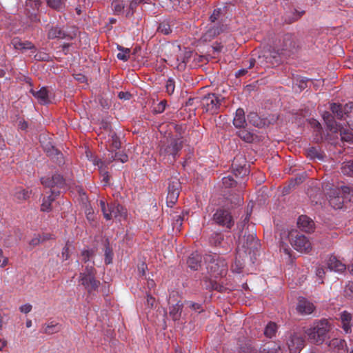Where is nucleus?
Wrapping results in <instances>:
<instances>
[{
    "label": "nucleus",
    "instance_id": "22",
    "mask_svg": "<svg viewBox=\"0 0 353 353\" xmlns=\"http://www.w3.org/2000/svg\"><path fill=\"white\" fill-rule=\"evenodd\" d=\"M315 307L314 304L305 298H301L299 300L296 310L302 314H310L314 310Z\"/></svg>",
    "mask_w": 353,
    "mask_h": 353
},
{
    "label": "nucleus",
    "instance_id": "33",
    "mask_svg": "<svg viewBox=\"0 0 353 353\" xmlns=\"http://www.w3.org/2000/svg\"><path fill=\"white\" fill-rule=\"evenodd\" d=\"M323 118L326 123L327 128L331 132H337L339 124L334 120L332 116L329 112H325L323 115Z\"/></svg>",
    "mask_w": 353,
    "mask_h": 353
},
{
    "label": "nucleus",
    "instance_id": "38",
    "mask_svg": "<svg viewBox=\"0 0 353 353\" xmlns=\"http://www.w3.org/2000/svg\"><path fill=\"white\" fill-rule=\"evenodd\" d=\"M31 194V191L23 189L21 188H17L15 190L14 196L19 201L27 200Z\"/></svg>",
    "mask_w": 353,
    "mask_h": 353
},
{
    "label": "nucleus",
    "instance_id": "17",
    "mask_svg": "<svg viewBox=\"0 0 353 353\" xmlns=\"http://www.w3.org/2000/svg\"><path fill=\"white\" fill-rule=\"evenodd\" d=\"M126 215L125 209L120 204L111 203L110 210L109 214L105 213V219L106 220H111L112 218L119 219L125 217Z\"/></svg>",
    "mask_w": 353,
    "mask_h": 353
},
{
    "label": "nucleus",
    "instance_id": "24",
    "mask_svg": "<svg viewBox=\"0 0 353 353\" xmlns=\"http://www.w3.org/2000/svg\"><path fill=\"white\" fill-rule=\"evenodd\" d=\"M201 255L198 252H192L187 260L188 266L193 270H197L201 266Z\"/></svg>",
    "mask_w": 353,
    "mask_h": 353
},
{
    "label": "nucleus",
    "instance_id": "23",
    "mask_svg": "<svg viewBox=\"0 0 353 353\" xmlns=\"http://www.w3.org/2000/svg\"><path fill=\"white\" fill-rule=\"evenodd\" d=\"M334 194L339 195L344 202H350L353 200V188L349 186H341L334 190Z\"/></svg>",
    "mask_w": 353,
    "mask_h": 353
},
{
    "label": "nucleus",
    "instance_id": "45",
    "mask_svg": "<svg viewBox=\"0 0 353 353\" xmlns=\"http://www.w3.org/2000/svg\"><path fill=\"white\" fill-rule=\"evenodd\" d=\"M343 107V116L344 115H347V117H349V114L351 113L352 111H353V103L352 102H350L348 103H346L345 105H342ZM349 127L353 130V121L350 119L347 121Z\"/></svg>",
    "mask_w": 353,
    "mask_h": 353
},
{
    "label": "nucleus",
    "instance_id": "41",
    "mask_svg": "<svg viewBox=\"0 0 353 353\" xmlns=\"http://www.w3.org/2000/svg\"><path fill=\"white\" fill-rule=\"evenodd\" d=\"M277 328L278 327L275 323L270 322L265 327V336L268 338H272L275 335Z\"/></svg>",
    "mask_w": 353,
    "mask_h": 353
},
{
    "label": "nucleus",
    "instance_id": "58",
    "mask_svg": "<svg viewBox=\"0 0 353 353\" xmlns=\"http://www.w3.org/2000/svg\"><path fill=\"white\" fill-rule=\"evenodd\" d=\"M223 185L225 188H230L236 184V181L232 176H227L222 179Z\"/></svg>",
    "mask_w": 353,
    "mask_h": 353
},
{
    "label": "nucleus",
    "instance_id": "57",
    "mask_svg": "<svg viewBox=\"0 0 353 353\" xmlns=\"http://www.w3.org/2000/svg\"><path fill=\"white\" fill-rule=\"evenodd\" d=\"M221 15V9L217 8L214 10L212 14L210 16V21L212 23V24H216L215 22L218 21Z\"/></svg>",
    "mask_w": 353,
    "mask_h": 353
},
{
    "label": "nucleus",
    "instance_id": "16",
    "mask_svg": "<svg viewBox=\"0 0 353 353\" xmlns=\"http://www.w3.org/2000/svg\"><path fill=\"white\" fill-rule=\"evenodd\" d=\"M276 119L277 118L275 119L274 117L271 119H262L255 112H250L248 115V122L257 128H263L265 125L274 123Z\"/></svg>",
    "mask_w": 353,
    "mask_h": 353
},
{
    "label": "nucleus",
    "instance_id": "15",
    "mask_svg": "<svg viewBox=\"0 0 353 353\" xmlns=\"http://www.w3.org/2000/svg\"><path fill=\"white\" fill-rule=\"evenodd\" d=\"M223 31V25L220 24L219 23L217 24H208L200 39L203 42H210Z\"/></svg>",
    "mask_w": 353,
    "mask_h": 353
},
{
    "label": "nucleus",
    "instance_id": "39",
    "mask_svg": "<svg viewBox=\"0 0 353 353\" xmlns=\"http://www.w3.org/2000/svg\"><path fill=\"white\" fill-rule=\"evenodd\" d=\"M108 142L112 149L117 150L121 147V141L119 137L114 131H110L109 134Z\"/></svg>",
    "mask_w": 353,
    "mask_h": 353
},
{
    "label": "nucleus",
    "instance_id": "12",
    "mask_svg": "<svg viewBox=\"0 0 353 353\" xmlns=\"http://www.w3.org/2000/svg\"><path fill=\"white\" fill-rule=\"evenodd\" d=\"M233 173L236 177H244L248 175L249 170L246 167L245 159L242 155L234 158L232 163Z\"/></svg>",
    "mask_w": 353,
    "mask_h": 353
},
{
    "label": "nucleus",
    "instance_id": "48",
    "mask_svg": "<svg viewBox=\"0 0 353 353\" xmlns=\"http://www.w3.org/2000/svg\"><path fill=\"white\" fill-rule=\"evenodd\" d=\"M110 161H119L121 163H125L128 161V157L126 154L123 152H115L114 154H112L111 157L110 158Z\"/></svg>",
    "mask_w": 353,
    "mask_h": 353
},
{
    "label": "nucleus",
    "instance_id": "34",
    "mask_svg": "<svg viewBox=\"0 0 353 353\" xmlns=\"http://www.w3.org/2000/svg\"><path fill=\"white\" fill-rule=\"evenodd\" d=\"M67 0H47V5L53 10L63 12L66 7Z\"/></svg>",
    "mask_w": 353,
    "mask_h": 353
},
{
    "label": "nucleus",
    "instance_id": "5",
    "mask_svg": "<svg viewBox=\"0 0 353 353\" xmlns=\"http://www.w3.org/2000/svg\"><path fill=\"white\" fill-rule=\"evenodd\" d=\"M183 141L181 138L167 137L164 141H161L159 150L160 155L165 157L171 156L172 159L170 160V162L174 161L178 152L183 147Z\"/></svg>",
    "mask_w": 353,
    "mask_h": 353
},
{
    "label": "nucleus",
    "instance_id": "6",
    "mask_svg": "<svg viewBox=\"0 0 353 353\" xmlns=\"http://www.w3.org/2000/svg\"><path fill=\"white\" fill-rule=\"evenodd\" d=\"M290 241L295 250L301 252L307 253L312 250L310 241L303 234L292 231L289 234Z\"/></svg>",
    "mask_w": 353,
    "mask_h": 353
},
{
    "label": "nucleus",
    "instance_id": "30",
    "mask_svg": "<svg viewBox=\"0 0 353 353\" xmlns=\"http://www.w3.org/2000/svg\"><path fill=\"white\" fill-rule=\"evenodd\" d=\"M328 346L331 349L336 350L338 353H346V343L345 340L334 338L329 341Z\"/></svg>",
    "mask_w": 353,
    "mask_h": 353
},
{
    "label": "nucleus",
    "instance_id": "54",
    "mask_svg": "<svg viewBox=\"0 0 353 353\" xmlns=\"http://www.w3.org/2000/svg\"><path fill=\"white\" fill-rule=\"evenodd\" d=\"M112 7L114 14H120L123 12L124 4L120 1H114L112 3Z\"/></svg>",
    "mask_w": 353,
    "mask_h": 353
},
{
    "label": "nucleus",
    "instance_id": "42",
    "mask_svg": "<svg viewBox=\"0 0 353 353\" xmlns=\"http://www.w3.org/2000/svg\"><path fill=\"white\" fill-rule=\"evenodd\" d=\"M143 1V0H132L126 10L125 17L127 18L132 17L137 6H139Z\"/></svg>",
    "mask_w": 353,
    "mask_h": 353
},
{
    "label": "nucleus",
    "instance_id": "43",
    "mask_svg": "<svg viewBox=\"0 0 353 353\" xmlns=\"http://www.w3.org/2000/svg\"><path fill=\"white\" fill-rule=\"evenodd\" d=\"M45 150L47 151L49 156H57V162L59 165L64 163L63 154L55 149L53 146H51V149L46 148Z\"/></svg>",
    "mask_w": 353,
    "mask_h": 353
},
{
    "label": "nucleus",
    "instance_id": "27",
    "mask_svg": "<svg viewBox=\"0 0 353 353\" xmlns=\"http://www.w3.org/2000/svg\"><path fill=\"white\" fill-rule=\"evenodd\" d=\"M11 43L16 50H36L34 45L28 41H22L19 38H14Z\"/></svg>",
    "mask_w": 353,
    "mask_h": 353
},
{
    "label": "nucleus",
    "instance_id": "25",
    "mask_svg": "<svg viewBox=\"0 0 353 353\" xmlns=\"http://www.w3.org/2000/svg\"><path fill=\"white\" fill-rule=\"evenodd\" d=\"M335 134L336 139L340 137L342 141H345L348 143L353 142V134L349 130L345 129L341 125H339V129H337V132H332Z\"/></svg>",
    "mask_w": 353,
    "mask_h": 353
},
{
    "label": "nucleus",
    "instance_id": "59",
    "mask_svg": "<svg viewBox=\"0 0 353 353\" xmlns=\"http://www.w3.org/2000/svg\"><path fill=\"white\" fill-rule=\"evenodd\" d=\"M185 304L187 305L188 307H189L194 311L201 312L203 310L200 303H194L190 301H187L185 302Z\"/></svg>",
    "mask_w": 353,
    "mask_h": 353
},
{
    "label": "nucleus",
    "instance_id": "51",
    "mask_svg": "<svg viewBox=\"0 0 353 353\" xmlns=\"http://www.w3.org/2000/svg\"><path fill=\"white\" fill-rule=\"evenodd\" d=\"M60 330V325L58 323L48 324L43 329V332L47 334H52L58 332Z\"/></svg>",
    "mask_w": 353,
    "mask_h": 353
},
{
    "label": "nucleus",
    "instance_id": "26",
    "mask_svg": "<svg viewBox=\"0 0 353 353\" xmlns=\"http://www.w3.org/2000/svg\"><path fill=\"white\" fill-rule=\"evenodd\" d=\"M261 353H282L281 346L274 341H269L263 344L259 349Z\"/></svg>",
    "mask_w": 353,
    "mask_h": 353
},
{
    "label": "nucleus",
    "instance_id": "7",
    "mask_svg": "<svg viewBox=\"0 0 353 353\" xmlns=\"http://www.w3.org/2000/svg\"><path fill=\"white\" fill-rule=\"evenodd\" d=\"M41 183L46 188H57L59 189H65L66 187L70 188L72 183L70 181L64 179L61 174L57 173L54 174L50 177H41Z\"/></svg>",
    "mask_w": 353,
    "mask_h": 353
},
{
    "label": "nucleus",
    "instance_id": "52",
    "mask_svg": "<svg viewBox=\"0 0 353 353\" xmlns=\"http://www.w3.org/2000/svg\"><path fill=\"white\" fill-rule=\"evenodd\" d=\"M94 255V252L92 250H84L81 252L82 261L90 265L89 262L93 259Z\"/></svg>",
    "mask_w": 353,
    "mask_h": 353
},
{
    "label": "nucleus",
    "instance_id": "60",
    "mask_svg": "<svg viewBox=\"0 0 353 353\" xmlns=\"http://www.w3.org/2000/svg\"><path fill=\"white\" fill-rule=\"evenodd\" d=\"M344 295L349 298L353 299V282H349L344 288Z\"/></svg>",
    "mask_w": 353,
    "mask_h": 353
},
{
    "label": "nucleus",
    "instance_id": "64",
    "mask_svg": "<svg viewBox=\"0 0 353 353\" xmlns=\"http://www.w3.org/2000/svg\"><path fill=\"white\" fill-rule=\"evenodd\" d=\"M325 269L323 267L316 268V275L319 279V283H323V278L325 276Z\"/></svg>",
    "mask_w": 353,
    "mask_h": 353
},
{
    "label": "nucleus",
    "instance_id": "4",
    "mask_svg": "<svg viewBox=\"0 0 353 353\" xmlns=\"http://www.w3.org/2000/svg\"><path fill=\"white\" fill-rule=\"evenodd\" d=\"M96 270L94 268V262L92 265L88 264L83 272L79 274V281L81 284L88 291V294H92L99 286L100 282L95 278Z\"/></svg>",
    "mask_w": 353,
    "mask_h": 353
},
{
    "label": "nucleus",
    "instance_id": "47",
    "mask_svg": "<svg viewBox=\"0 0 353 353\" xmlns=\"http://www.w3.org/2000/svg\"><path fill=\"white\" fill-rule=\"evenodd\" d=\"M73 249H74V247H73L72 243L70 241H68L65 243V245L64 246V248H63L62 252H61L62 257H63V260H68L70 258V254L72 252Z\"/></svg>",
    "mask_w": 353,
    "mask_h": 353
},
{
    "label": "nucleus",
    "instance_id": "62",
    "mask_svg": "<svg viewBox=\"0 0 353 353\" xmlns=\"http://www.w3.org/2000/svg\"><path fill=\"white\" fill-rule=\"evenodd\" d=\"M41 4L40 0H28L26 2L27 6L30 7L33 10H39Z\"/></svg>",
    "mask_w": 353,
    "mask_h": 353
},
{
    "label": "nucleus",
    "instance_id": "32",
    "mask_svg": "<svg viewBox=\"0 0 353 353\" xmlns=\"http://www.w3.org/2000/svg\"><path fill=\"white\" fill-rule=\"evenodd\" d=\"M183 305V303L178 302L170 307L169 314L173 321H176L180 319L182 314Z\"/></svg>",
    "mask_w": 353,
    "mask_h": 353
},
{
    "label": "nucleus",
    "instance_id": "21",
    "mask_svg": "<svg viewBox=\"0 0 353 353\" xmlns=\"http://www.w3.org/2000/svg\"><path fill=\"white\" fill-rule=\"evenodd\" d=\"M297 225L299 229L305 232H311L314 228V221L305 215H301L299 217Z\"/></svg>",
    "mask_w": 353,
    "mask_h": 353
},
{
    "label": "nucleus",
    "instance_id": "29",
    "mask_svg": "<svg viewBox=\"0 0 353 353\" xmlns=\"http://www.w3.org/2000/svg\"><path fill=\"white\" fill-rule=\"evenodd\" d=\"M340 319L342 324V328L345 332L350 333L352 332V314L347 311H343L340 315Z\"/></svg>",
    "mask_w": 353,
    "mask_h": 353
},
{
    "label": "nucleus",
    "instance_id": "28",
    "mask_svg": "<svg viewBox=\"0 0 353 353\" xmlns=\"http://www.w3.org/2000/svg\"><path fill=\"white\" fill-rule=\"evenodd\" d=\"M233 125L236 128H241L245 127L246 120L243 109L238 108L236 110L235 116L233 119Z\"/></svg>",
    "mask_w": 353,
    "mask_h": 353
},
{
    "label": "nucleus",
    "instance_id": "46",
    "mask_svg": "<svg viewBox=\"0 0 353 353\" xmlns=\"http://www.w3.org/2000/svg\"><path fill=\"white\" fill-rule=\"evenodd\" d=\"M307 156L310 159H317L319 160H323L324 155L320 152V150L315 147L310 148L307 150Z\"/></svg>",
    "mask_w": 353,
    "mask_h": 353
},
{
    "label": "nucleus",
    "instance_id": "14",
    "mask_svg": "<svg viewBox=\"0 0 353 353\" xmlns=\"http://www.w3.org/2000/svg\"><path fill=\"white\" fill-rule=\"evenodd\" d=\"M181 183L179 180L174 179L170 181L168 188L167 205L172 207L178 200Z\"/></svg>",
    "mask_w": 353,
    "mask_h": 353
},
{
    "label": "nucleus",
    "instance_id": "56",
    "mask_svg": "<svg viewBox=\"0 0 353 353\" xmlns=\"http://www.w3.org/2000/svg\"><path fill=\"white\" fill-rule=\"evenodd\" d=\"M34 59L39 61H48L50 59V57L48 53L40 51L34 55Z\"/></svg>",
    "mask_w": 353,
    "mask_h": 353
},
{
    "label": "nucleus",
    "instance_id": "1",
    "mask_svg": "<svg viewBox=\"0 0 353 353\" xmlns=\"http://www.w3.org/2000/svg\"><path fill=\"white\" fill-rule=\"evenodd\" d=\"M250 216L247 214L242 223L238 224V228L242 227V230L240 232L239 237V244L236 250L246 253L248 255L254 254L255 250L259 247V243L256 238V234L248 228L245 231L243 227L249 221Z\"/></svg>",
    "mask_w": 353,
    "mask_h": 353
},
{
    "label": "nucleus",
    "instance_id": "9",
    "mask_svg": "<svg viewBox=\"0 0 353 353\" xmlns=\"http://www.w3.org/2000/svg\"><path fill=\"white\" fill-rule=\"evenodd\" d=\"M213 220L216 224L228 229H230L234 223L231 212L223 208L216 210L213 215Z\"/></svg>",
    "mask_w": 353,
    "mask_h": 353
},
{
    "label": "nucleus",
    "instance_id": "36",
    "mask_svg": "<svg viewBox=\"0 0 353 353\" xmlns=\"http://www.w3.org/2000/svg\"><path fill=\"white\" fill-rule=\"evenodd\" d=\"M48 37L50 39H65L66 38V33L60 28L52 27L48 32Z\"/></svg>",
    "mask_w": 353,
    "mask_h": 353
},
{
    "label": "nucleus",
    "instance_id": "37",
    "mask_svg": "<svg viewBox=\"0 0 353 353\" xmlns=\"http://www.w3.org/2000/svg\"><path fill=\"white\" fill-rule=\"evenodd\" d=\"M237 135L247 143H252L254 141V134L245 129V127L239 128V130L237 132Z\"/></svg>",
    "mask_w": 353,
    "mask_h": 353
},
{
    "label": "nucleus",
    "instance_id": "19",
    "mask_svg": "<svg viewBox=\"0 0 353 353\" xmlns=\"http://www.w3.org/2000/svg\"><path fill=\"white\" fill-rule=\"evenodd\" d=\"M248 256L246 253L236 250L234 262L231 266L232 272L240 273L245 265V260Z\"/></svg>",
    "mask_w": 353,
    "mask_h": 353
},
{
    "label": "nucleus",
    "instance_id": "50",
    "mask_svg": "<svg viewBox=\"0 0 353 353\" xmlns=\"http://www.w3.org/2000/svg\"><path fill=\"white\" fill-rule=\"evenodd\" d=\"M118 49L121 52L117 54V58L119 60H121V61H128V59H129V57H130V55H129L130 52V49L129 48H124L121 47V46H119Z\"/></svg>",
    "mask_w": 353,
    "mask_h": 353
},
{
    "label": "nucleus",
    "instance_id": "40",
    "mask_svg": "<svg viewBox=\"0 0 353 353\" xmlns=\"http://www.w3.org/2000/svg\"><path fill=\"white\" fill-rule=\"evenodd\" d=\"M341 170L343 174L353 176V161H348L343 162L341 165Z\"/></svg>",
    "mask_w": 353,
    "mask_h": 353
},
{
    "label": "nucleus",
    "instance_id": "53",
    "mask_svg": "<svg viewBox=\"0 0 353 353\" xmlns=\"http://www.w3.org/2000/svg\"><path fill=\"white\" fill-rule=\"evenodd\" d=\"M210 243L214 245H221L223 241V235L221 233L214 232L210 237Z\"/></svg>",
    "mask_w": 353,
    "mask_h": 353
},
{
    "label": "nucleus",
    "instance_id": "2",
    "mask_svg": "<svg viewBox=\"0 0 353 353\" xmlns=\"http://www.w3.org/2000/svg\"><path fill=\"white\" fill-rule=\"evenodd\" d=\"M332 329L331 320L321 319L315 321L312 325L305 331V333L312 343L319 345L325 341Z\"/></svg>",
    "mask_w": 353,
    "mask_h": 353
},
{
    "label": "nucleus",
    "instance_id": "18",
    "mask_svg": "<svg viewBox=\"0 0 353 353\" xmlns=\"http://www.w3.org/2000/svg\"><path fill=\"white\" fill-rule=\"evenodd\" d=\"M30 92L37 99L41 105L49 104L50 101V92L46 87H42L39 90L35 91L30 89Z\"/></svg>",
    "mask_w": 353,
    "mask_h": 353
},
{
    "label": "nucleus",
    "instance_id": "61",
    "mask_svg": "<svg viewBox=\"0 0 353 353\" xmlns=\"http://www.w3.org/2000/svg\"><path fill=\"white\" fill-rule=\"evenodd\" d=\"M175 88V83L174 79L170 78L167 80L165 83V90L168 94H173Z\"/></svg>",
    "mask_w": 353,
    "mask_h": 353
},
{
    "label": "nucleus",
    "instance_id": "20",
    "mask_svg": "<svg viewBox=\"0 0 353 353\" xmlns=\"http://www.w3.org/2000/svg\"><path fill=\"white\" fill-rule=\"evenodd\" d=\"M327 268L330 271L342 272L346 269V265L335 256H330L327 261Z\"/></svg>",
    "mask_w": 353,
    "mask_h": 353
},
{
    "label": "nucleus",
    "instance_id": "49",
    "mask_svg": "<svg viewBox=\"0 0 353 353\" xmlns=\"http://www.w3.org/2000/svg\"><path fill=\"white\" fill-rule=\"evenodd\" d=\"M330 109L333 114H334L338 119H343V107L340 104L332 103Z\"/></svg>",
    "mask_w": 353,
    "mask_h": 353
},
{
    "label": "nucleus",
    "instance_id": "10",
    "mask_svg": "<svg viewBox=\"0 0 353 353\" xmlns=\"http://www.w3.org/2000/svg\"><path fill=\"white\" fill-rule=\"evenodd\" d=\"M281 61L277 52H268L263 55H259L256 59V65L260 67H270L279 64Z\"/></svg>",
    "mask_w": 353,
    "mask_h": 353
},
{
    "label": "nucleus",
    "instance_id": "55",
    "mask_svg": "<svg viewBox=\"0 0 353 353\" xmlns=\"http://www.w3.org/2000/svg\"><path fill=\"white\" fill-rule=\"evenodd\" d=\"M241 353H258V351L251 343H248L241 347Z\"/></svg>",
    "mask_w": 353,
    "mask_h": 353
},
{
    "label": "nucleus",
    "instance_id": "31",
    "mask_svg": "<svg viewBox=\"0 0 353 353\" xmlns=\"http://www.w3.org/2000/svg\"><path fill=\"white\" fill-rule=\"evenodd\" d=\"M59 194L54 189L51 190V194L47 197L43 198L42 204L41 205V210L43 212H49L51 210L52 202L54 200L55 196Z\"/></svg>",
    "mask_w": 353,
    "mask_h": 353
},
{
    "label": "nucleus",
    "instance_id": "13",
    "mask_svg": "<svg viewBox=\"0 0 353 353\" xmlns=\"http://www.w3.org/2000/svg\"><path fill=\"white\" fill-rule=\"evenodd\" d=\"M279 50L283 52H293L297 48V43L295 37L288 33L283 36L279 40Z\"/></svg>",
    "mask_w": 353,
    "mask_h": 353
},
{
    "label": "nucleus",
    "instance_id": "44",
    "mask_svg": "<svg viewBox=\"0 0 353 353\" xmlns=\"http://www.w3.org/2000/svg\"><path fill=\"white\" fill-rule=\"evenodd\" d=\"M157 31L165 35H168L172 32L171 24L168 21L161 22L157 28Z\"/></svg>",
    "mask_w": 353,
    "mask_h": 353
},
{
    "label": "nucleus",
    "instance_id": "3",
    "mask_svg": "<svg viewBox=\"0 0 353 353\" xmlns=\"http://www.w3.org/2000/svg\"><path fill=\"white\" fill-rule=\"evenodd\" d=\"M205 260L207 265V270L214 278L223 276L226 275L228 272V264L225 259L217 254L208 255Z\"/></svg>",
    "mask_w": 353,
    "mask_h": 353
},
{
    "label": "nucleus",
    "instance_id": "8",
    "mask_svg": "<svg viewBox=\"0 0 353 353\" xmlns=\"http://www.w3.org/2000/svg\"><path fill=\"white\" fill-rule=\"evenodd\" d=\"M223 101L224 97H219L215 94H208L203 98L202 104L206 111L217 114Z\"/></svg>",
    "mask_w": 353,
    "mask_h": 353
},
{
    "label": "nucleus",
    "instance_id": "11",
    "mask_svg": "<svg viewBox=\"0 0 353 353\" xmlns=\"http://www.w3.org/2000/svg\"><path fill=\"white\" fill-rule=\"evenodd\" d=\"M286 343L291 353H299L305 345L303 336L296 332L291 333Z\"/></svg>",
    "mask_w": 353,
    "mask_h": 353
},
{
    "label": "nucleus",
    "instance_id": "35",
    "mask_svg": "<svg viewBox=\"0 0 353 353\" xmlns=\"http://www.w3.org/2000/svg\"><path fill=\"white\" fill-rule=\"evenodd\" d=\"M330 204L335 209L342 208L343 203V200H342L339 195L334 194V190H331L330 194Z\"/></svg>",
    "mask_w": 353,
    "mask_h": 353
},
{
    "label": "nucleus",
    "instance_id": "63",
    "mask_svg": "<svg viewBox=\"0 0 353 353\" xmlns=\"http://www.w3.org/2000/svg\"><path fill=\"white\" fill-rule=\"evenodd\" d=\"M99 206L105 217V213L109 214L110 210V203H106L104 200H100Z\"/></svg>",
    "mask_w": 353,
    "mask_h": 353
}]
</instances>
